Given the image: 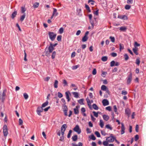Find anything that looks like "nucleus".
<instances>
[{"mask_svg":"<svg viewBox=\"0 0 146 146\" xmlns=\"http://www.w3.org/2000/svg\"><path fill=\"white\" fill-rule=\"evenodd\" d=\"M95 134L96 135L97 137H100V135L99 132L98 131H96L95 132Z\"/></svg>","mask_w":146,"mask_h":146,"instance_id":"obj_50","label":"nucleus"},{"mask_svg":"<svg viewBox=\"0 0 146 146\" xmlns=\"http://www.w3.org/2000/svg\"><path fill=\"white\" fill-rule=\"evenodd\" d=\"M62 83L64 84V86H67L68 85L67 82L65 79L62 80Z\"/></svg>","mask_w":146,"mask_h":146,"instance_id":"obj_36","label":"nucleus"},{"mask_svg":"<svg viewBox=\"0 0 146 146\" xmlns=\"http://www.w3.org/2000/svg\"><path fill=\"white\" fill-rule=\"evenodd\" d=\"M64 31V28L63 27H61L59 29V33L61 34Z\"/></svg>","mask_w":146,"mask_h":146,"instance_id":"obj_54","label":"nucleus"},{"mask_svg":"<svg viewBox=\"0 0 146 146\" xmlns=\"http://www.w3.org/2000/svg\"><path fill=\"white\" fill-rule=\"evenodd\" d=\"M23 96L24 97V98L25 99V100L27 99L28 97L29 96L26 93H24L23 94Z\"/></svg>","mask_w":146,"mask_h":146,"instance_id":"obj_49","label":"nucleus"},{"mask_svg":"<svg viewBox=\"0 0 146 146\" xmlns=\"http://www.w3.org/2000/svg\"><path fill=\"white\" fill-rule=\"evenodd\" d=\"M3 133L4 136L5 137H6L8 135V128L7 126V125L6 124H5L3 127Z\"/></svg>","mask_w":146,"mask_h":146,"instance_id":"obj_2","label":"nucleus"},{"mask_svg":"<svg viewBox=\"0 0 146 146\" xmlns=\"http://www.w3.org/2000/svg\"><path fill=\"white\" fill-rule=\"evenodd\" d=\"M72 146H82L83 144L81 142L78 143V145L75 144L74 143H72Z\"/></svg>","mask_w":146,"mask_h":146,"instance_id":"obj_19","label":"nucleus"},{"mask_svg":"<svg viewBox=\"0 0 146 146\" xmlns=\"http://www.w3.org/2000/svg\"><path fill=\"white\" fill-rule=\"evenodd\" d=\"M85 8H86V9L88 11V12L90 13L91 12V11L90 9V7L88 5L85 4Z\"/></svg>","mask_w":146,"mask_h":146,"instance_id":"obj_32","label":"nucleus"},{"mask_svg":"<svg viewBox=\"0 0 146 146\" xmlns=\"http://www.w3.org/2000/svg\"><path fill=\"white\" fill-rule=\"evenodd\" d=\"M134 137L135 141H137L139 139V136L138 135H136Z\"/></svg>","mask_w":146,"mask_h":146,"instance_id":"obj_61","label":"nucleus"},{"mask_svg":"<svg viewBox=\"0 0 146 146\" xmlns=\"http://www.w3.org/2000/svg\"><path fill=\"white\" fill-rule=\"evenodd\" d=\"M26 11V9L25 8V7L22 6L21 7V12L22 13H24Z\"/></svg>","mask_w":146,"mask_h":146,"instance_id":"obj_38","label":"nucleus"},{"mask_svg":"<svg viewBox=\"0 0 146 146\" xmlns=\"http://www.w3.org/2000/svg\"><path fill=\"white\" fill-rule=\"evenodd\" d=\"M42 107H38L37 108L36 110V112L40 116H41V112H42L43 111V109Z\"/></svg>","mask_w":146,"mask_h":146,"instance_id":"obj_7","label":"nucleus"},{"mask_svg":"<svg viewBox=\"0 0 146 146\" xmlns=\"http://www.w3.org/2000/svg\"><path fill=\"white\" fill-rule=\"evenodd\" d=\"M124 56V57L125 60H127L129 59V57L127 54H125Z\"/></svg>","mask_w":146,"mask_h":146,"instance_id":"obj_52","label":"nucleus"},{"mask_svg":"<svg viewBox=\"0 0 146 146\" xmlns=\"http://www.w3.org/2000/svg\"><path fill=\"white\" fill-rule=\"evenodd\" d=\"M121 134L122 135L124 134L125 133V127L124 124L123 123H121Z\"/></svg>","mask_w":146,"mask_h":146,"instance_id":"obj_11","label":"nucleus"},{"mask_svg":"<svg viewBox=\"0 0 146 146\" xmlns=\"http://www.w3.org/2000/svg\"><path fill=\"white\" fill-rule=\"evenodd\" d=\"M90 139L93 140H95L96 139V138L94 135V134H92L91 135Z\"/></svg>","mask_w":146,"mask_h":146,"instance_id":"obj_55","label":"nucleus"},{"mask_svg":"<svg viewBox=\"0 0 146 146\" xmlns=\"http://www.w3.org/2000/svg\"><path fill=\"white\" fill-rule=\"evenodd\" d=\"M88 39V37L87 36H84L82 39V41L83 42L86 41Z\"/></svg>","mask_w":146,"mask_h":146,"instance_id":"obj_25","label":"nucleus"},{"mask_svg":"<svg viewBox=\"0 0 146 146\" xmlns=\"http://www.w3.org/2000/svg\"><path fill=\"white\" fill-rule=\"evenodd\" d=\"M140 63V60L139 57L136 59L135 60V63L138 65L139 66Z\"/></svg>","mask_w":146,"mask_h":146,"instance_id":"obj_26","label":"nucleus"},{"mask_svg":"<svg viewBox=\"0 0 146 146\" xmlns=\"http://www.w3.org/2000/svg\"><path fill=\"white\" fill-rule=\"evenodd\" d=\"M132 78V73L130 72L129 74L128 75L127 78V84H129L131 83Z\"/></svg>","mask_w":146,"mask_h":146,"instance_id":"obj_3","label":"nucleus"},{"mask_svg":"<svg viewBox=\"0 0 146 146\" xmlns=\"http://www.w3.org/2000/svg\"><path fill=\"white\" fill-rule=\"evenodd\" d=\"M39 5V3L38 2L35 3L33 5V7L34 8H38Z\"/></svg>","mask_w":146,"mask_h":146,"instance_id":"obj_31","label":"nucleus"},{"mask_svg":"<svg viewBox=\"0 0 146 146\" xmlns=\"http://www.w3.org/2000/svg\"><path fill=\"white\" fill-rule=\"evenodd\" d=\"M125 114L128 116H129L130 114V111L129 109H125Z\"/></svg>","mask_w":146,"mask_h":146,"instance_id":"obj_28","label":"nucleus"},{"mask_svg":"<svg viewBox=\"0 0 146 146\" xmlns=\"http://www.w3.org/2000/svg\"><path fill=\"white\" fill-rule=\"evenodd\" d=\"M100 126L101 128H103L104 126V123L102 119H100Z\"/></svg>","mask_w":146,"mask_h":146,"instance_id":"obj_33","label":"nucleus"},{"mask_svg":"<svg viewBox=\"0 0 146 146\" xmlns=\"http://www.w3.org/2000/svg\"><path fill=\"white\" fill-rule=\"evenodd\" d=\"M58 81L57 80H55L54 83V87L55 88H57L58 87Z\"/></svg>","mask_w":146,"mask_h":146,"instance_id":"obj_23","label":"nucleus"},{"mask_svg":"<svg viewBox=\"0 0 146 146\" xmlns=\"http://www.w3.org/2000/svg\"><path fill=\"white\" fill-rule=\"evenodd\" d=\"M73 130L75 132H77L78 134H80L81 133V129L80 128L78 125H77L73 128Z\"/></svg>","mask_w":146,"mask_h":146,"instance_id":"obj_4","label":"nucleus"},{"mask_svg":"<svg viewBox=\"0 0 146 146\" xmlns=\"http://www.w3.org/2000/svg\"><path fill=\"white\" fill-rule=\"evenodd\" d=\"M90 23L91 25L92 29H93L94 25H96L97 24V21L96 20V18L94 17V20H92L91 21H90Z\"/></svg>","mask_w":146,"mask_h":146,"instance_id":"obj_5","label":"nucleus"},{"mask_svg":"<svg viewBox=\"0 0 146 146\" xmlns=\"http://www.w3.org/2000/svg\"><path fill=\"white\" fill-rule=\"evenodd\" d=\"M102 103L103 105L104 106H107L109 104L108 101L106 99L103 100L102 101Z\"/></svg>","mask_w":146,"mask_h":146,"instance_id":"obj_13","label":"nucleus"},{"mask_svg":"<svg viewBox=\"0 0 146 146\" xmlns=\"http://www.w3.org/2000/svg\"><path fill=\"white\" fill-rule=\"evenodd\" d=\"M67 127L66 124H64L61 127V131L63 130L65 131Z\"/></svg>","mask_w":146,"mask_h":146,"instance_id":"obj_15","label":"nucleus"},{"mask_svg":"<svg viewBox=\"0 0 146 146\" xmlns=\"http://www.w3.org/2000/svg\"><path fill=\"white\" fill-rule=\"evenodd\" d=\"M139 127L138 125H136L135 126V131L136 132H139Z\"/></svg>","mask_w":146,"mask_h":146,"instance_id":"obj_64","label":"nucleus"},{"mask_svg":"<svg viewBox=\"0 0 146 146\" xmlns=\"http://www.w3.org/2000/svg\"><path fill=\"white\" fill-rule=\"evenodd\" d=\"M58 97L60 98H61L63 96L62 94L60 92H58Z\"/></svg>","mask_w":146,"mask_h":146,"instance_id":"obj_57","label":"nucleus"},{"mask_svg":"<svg viewBox=\"0 0 146 146\" xmlns=\"http://www.w3.org/2000/svg\"><path fill=\"white\" fill-rule=\"evenodd\" d=\"M108 88L105 85H103L101 87V89L102 90L105 91Z\"/></svg>","mask_w":146,"mask_h":146,"instance_id":"obj_29","label":"nucleus"},{"mask_svg":"<svg viewBox=\"0 0 146 146\" xmlns=\"http://www.w3.org/2000/svg\"><path fill=\"white\" fill-rule=\"evenodd\" d=\"M119 50L121 51V50H123L124 48V46L123 44L120 43L119 44Z\"/></svg>","mask_w":146,"mask_h":146,"instance_id":"obj_44","label":"nucleus"},{"mask_svg":"<svg viewBox=\"0 0 146 146\" xmlns=\"http://www.w3.org/2000/svg\"><path fill=\"white\" fill-rule=\"evenodd\" d=\"M48 46H47L45 49V50L44 52V53H45V55L46 56L48 57L50 56V54L51 53V52H49L50 50L47 49Z\"/></svg>","mask_w":146,"mask_h":146,"instance_id":"obj_9","label":"nucleus"},{"mask_svg":"<svg viewBox=\"0 0 146 146\" xmlns=\"http://www.w3.org/2000/svg\"><path fill=\"white\" fill-rule=\"evenodd\" d=\"M93 108L95 110H97L98 109V107L96 104H94L92 105Z\"/></svg>","mask_w":146,"mask_h":146,"instance_id":"obj_35","label":"nucleus"},{"mask_svg":"<svg viewBox=\"0 0 146 146\" xmlns=\"http://www.w3.org/2000/svg\"><path fill=\"white\" fill-rule=\"evenodd\" d=\"M62 36L61 35H58L57 38V40L58 41H61Z\"/></svg>","mask_w":146,"mask_h":146,"instance_id":"obj_46","label":"nucleus"},{"mask_svg":"<svg viewBox=\"0 0 146 146\" xmlns=\"http://www.w3.org/2000/svg\"><path fill=\"white\" fill-rule=\"evenodd\" d=\"M48 34L50 39L52 41H54L56 37V34L55 33L51 32H49Z\"/></svg>","mask_w":146,"mask_h":146,"instance_id":"obj_1","label":"nucleus"},{"mask_svg":"<svg viewBox=\"0 0 146 146\" xmlns=\"http://www.w3.org/2000/svg\"><path fill=\"white\" fill-rule=\"evenodd\" d=\"M108 141H105L103 142V144L105 146H108Z\"/></svg>","mask_w":146,"mask_h":146,"instance_id":"obj_56","label":"nucleus"},{"mask_svg":"<svg viewBox=\"0 0 146 146\" xmlns=\"http://www.w3.org/2000/svg\"><path fill=\"white\" fill-rule=\"evenodd\" d=\"M131 7V6L129 5H125V8L126 10H129Z\"/></svg>","mask_w":146,"mask_h":146,"instance_id":"obj_47","label":"nucleus"},{"mask_svg":"<svg viewBox=\"0 0 146 146\" xmlns=\"http://www.w3.org/2000/svg\"><path fill=\"white\" fill-rule=\"evenodd\" d=\"M108 59V57L107 56H102L101 58V60L104 62L106 61Z\"/></svg>","mask_w":146,"mask_h":146,"instance_id":"obj_34","label":"nucleus"},{"mask_svg":"<svg viewBox=\"0 0 146 146\" xmlns=\"http://www.w3.org/2000/svg\"><path fill=\"white\" fill-rule=\"evenodd\" d=\"M77 12L78 13V15H82L81 13V9H79L77 10Z\"/></svg>","mask_w":146,"mask_h":146,"instance_id":"obj_63","label":"nucleus"},{"mask_svg":"<svg viewBox=\"0 0 146 146\" xmlns=\"http://www.w3.org/2000/svg\"><path fill=\"white\" fill-rule=\"evenodd\" d=\"M86 100L87 102V103H88V105L89 106V108L90 109H91L92 107H91V102L90 100L88 98L86 99Z\"/></svg>","mask_w":146,"mask_h":146,"instance_id":"obj_22","label":"nucleus"},{"mask_svg":"<svg viewBox=\"0 0 146 146\" xmlns=\"http://www.w3.org/2000/svg\"><path fill=\"white\" fill-rule=\"evenodd\" d=\"M55 49L54 47L52 46H49L48 47V50H50L49 52H52Z\"/></svg>","mask_w":146,"mask_h":146,"instance_id":"obj_21","label":"nucleus"},{"mask_svg":"<svg viewBox=\"0 0 146 146\" xmlns=\"http://www.w3.org/2000/svg\"><path fill=\"white\" fill-rule=\"evenodd\" d=\"M63 111H64V115L65 116H68L67 111L68 110V108L67 106L65 105H63Z\"/></svg>","mask_w":146,"mask_h":146,"instance_id":"obj_6","label":"nucleus"},{"mask_svg":"<svg viewBox=\"0 0 146 146\" xmlns=\"http://www.w3.org/2000/svg\"><path fill=\"white\" fill-rule=\"evenodd\" d=\"M106 127L107 129H109L110 130L112 129V127L111 126L110 124H107L106 125Z\"/></svg>","mask_w":146,"mask_h":146,"instance_id":"obj_45","label":"nucleus"},{"mask_svg":"<svg viewBox=\"0 0 146 146\" xmlns=\"http://www.w3.org/2000/svg\"><path fill=\"white\" fill-rule=\"evenodd\" d=\"M133 50L136 55H138L139 53L138 52V48H133Z\"/></svg>","mask_w":146,"mask_h":146,"instance_id":"obj_17","label":"nucleus"},{"mask_svg":"<svg viewBox=\"0 0 146 146\" xmlns=\"http://www.w3.org/2000/svg\"><path fill=\"white\" fill-rule=\"evenodd\" d=\"M84 99H81L78 100V102L81 105H83Z\"/></svg>","mask_w":146,"mask_h":146,"instance_id":"obj_41","label":"nucleus"},{"mask_svg":"<svg viewBox=\"0 0 146 146\" xmlns=\"http://www.w3.org/2000/svg\"><path fill=\"white\" fill-rule=\"evenodd\" d=\"M48 104V101H46L45 102L43 103L42 105V107L44 108L46 107Z\"/></svg>","mask_w":146,"mask_h":146,"instance_id":"obj_37","label":"nucleus"},{"mask_svg":"<svg viewBox=\"0 0 146 146\" xmlns=\"http://www.w3.org/2000/svg\"><path fill=\"white\" fill-rule=\"evenodd\" d=\"M72 132V130H70L69 131L68 133V134L67 135V136L68 138H70L71 135V134Z\"/></svg>","mask_w":146,"mask_h":146,"instance_id":"obj_43","label":"nucleus"},{"mask_svg":"<svg viewBox=\"0 0 146 146\" xmlns=\"http://www.w3.org/2000/svg\"><path fill=\"white\" fill-rule=\"evenodd\" d=\"M6 91L7 90L6 89H4L3 90L1 98V101L2 102H4V100H5V96H6L5 93L6 92Z\"/></svg>","mask_w":146,"mask_h":146,"instance_id":"obj_10","label":"nucleus"},{"mask_svg":"<svg viewBox=\"0 0 146 146\" xmlns=\"http://www.w3.org/2000/svg\"><path fill=\"white\" fill-rule=\"evenodd\" d=\"M110 39L111 41L113 42H114L115 41V38L114 37H113L112 36H110Z\"/></svg>","mask_w":146,"mask_h":146,"instance_id":"obj_53","label":"nucleus"},{"mask_svg":"<svg viewBox=\"0 0 146 146\" xmlns=\"http://www.w3.org/2000/svg\"><path fill=\"white\" fill-rule=\"evenodd\" d=\"M106 110H108L109 111H110L111 110V108L110 106H109L106 107Z\"/></svg>","mask_w":146,"mask_h":146,"instance_id":"obj_62","label":"nucleus"},{"mask_svg":"<svg viewBox=\"0 0 146 146\" xmlns=\"http://www.w3.org/2000/svg\"><path fill=\"white\" fill-rule=\"evenodd\" d=\"M93 113L94 114V115L96 117H98V113L96 112L95 111H93Z\"/></svg>","mask_w":146,"mask_h":146,"instance_id":"obj_59","label":"nucleus"},{"mask_svg":"<svg viewBox=\"0 0 146 146\" xmlns=\"http://www.w3.org/2000/svg\"><path fill=\"white\" fill-rule=\"evenodd\" d=\"M140 45V44L136 42H135L134 43V46H135V48H137V47L139 46Z\"/></svg>","mask_w":146,"mask_h":146,"instance_id":"obj_51","label":"nucleus"},{"mask_svg":"<svg viewBox=\"0 0 146 146\" xmlns=\"http://www.w3.org/2000/svg\"><path fill=\"white\" fill-rule=\"evenodd\" d=\"M103 117L104 120L106 121H108L109 119V117L108 115H103Z\"/></svg>","mask_w":146,"mask_h":146,"instance_id":"obj_18","label":"nucleus"},{"mask_svg":"<svg viewBox=\"0 0 146 146\" xmlns=\"http://www.w3.org/2000/svg\"><path fill=\"white\" fill-rule=\"evenodd\" d=\"M73 95H74V97L76 98H79V94L78 92H74L72 93Z\"/></svg>","mask_w":146,"mask_h":146,"instance_id":"obj_27","label":"nucleus"},{"mask_svg":"<svg viewBox=\"0 0 146 146\" xmlns=\"http://www.w3.org/2000/svg\"><path fill=\"white\" fill-rule=\"evenodd\" d=\"M127 29V28L124 27H121L119 29V30L121 31H125Z\"/></svg>","mask_w":146,"mask_h":146,"instance_id":"obj_39","label":"nucleus"},{"mask_svg":"<svg viewBox=\"0 0 146 146\" xmlns=\"http://www.w3.org/2000/svg\"><path fill=\"white\" fill-rule=\"evenodd\" d=\"M25 17V13H24L23 15H22L20 19V21L21 22H22L24 20Z\"/></svg>","mask_w":146,"mask_h":146,"instance_id":"obj_30","label":"nucleus"},{"mask_svg":"<svg viewBox=\"0 0 146 146\" xmlns=\"http://www.w3.org/2000/svg\"><path fill=\"white\" fill-rule=\"evenodd\" d=\"M66 98L67 99V101L69 102L70 101V98L69 97V95H71L69 91L66 92L65 93Z\"/></svg>","mask_w":146,"mask_h":146,"instance_id":"obj_12","label":"nucleus"},{"mask_svg":"<svg viewBox=\"0 0 146 146\" xmlns=\"http://www.w3.org/2000/svg\"><path fill=\"white\" fill-rule=\"evenodd\" d=\"M118 18L123 20H127L128 19L127 16L125 15H119L118 16Z\"/></svg>","mask_w":146,"mask_h":146,"instance_id":"obj_8","label":"nucleus"},{"mask_svg":"<svg viewBox=\"0 0 146 146\" xmlns=\"http://www.w3.org/2000/svg\"><path fill=\"white\" fill-rule=\"evenodd\" d=\"M97 73L96 70V68H94L92 72V74L94 75H95Z\"/></svg>","mask_w":146,"mask_h":146,"instance_id":"obj_60","label":"nucleus"},{"mask_svg":"<svg viewBox=\"0 0 146 146\" xmlns=\"http://www.w3.org/2000/svg\"><path fill=\"white\" fill-rule=\"evenodd\" d=\"M56 52L55 51L52 52V55L51 56V58L52 59H54L55 58L56 55Z\"/></svg>","mask_w":146,"mask_h":146,"instance_id":"obj_42","label":"nucleus"},{"mask_svg":"<svg viewBox=\"0 0 146 146\" xmlns=\"http://www.w3.org/2000/svg\"><path fill=\"white\" fill-rule=\"evenodd\" d=\"M17 14V11H15L12 14L11 18L13 19L16 16Z\"/></svg>","mask_w":146,"mask_h":146,"instance_id":"obj_16","label":"nucleus"},{"mask_svg":"<svg viewBox=\"0 0 146 146\" xmlns=\"http://www.w3.org/2000/svg\"><path fill=\"white\" fill-rule=\"evenodd\" d=\"M115 139V138L111 137H108L106 138V140H108V141L109 142H113Z\"/></svg>","mask_w":146,"mask_h":146,"instance_id":"obj_14","label":"nucleus"},{"mask_svg":"<svg viewBox=\"0 0 146 146\" xmlns=\"http://www.w3.org/2000/svg\"><path fill=\"white\" fill-rule=\"evenodd\" d=\"M23 121L21 119V118H20L19 119V124L20 125H23Z\"/></svg>","mask_w":146,"mask_h":146,"instance_id":"obj_58","label":"nucleus"},{"mask_svg":"<svg viewBox=\"0 0 146 146\" xmlns=\"http://www.w3.org/2000/svg\"><path fill=\"white\" fill-rule=\"evenodd\" d=\"M115 62L114 60L111 61L110 63V66L111 67H113L115 66Z\"/></svg>","mask_w":146,"mask_h":146,"instance_id":"obj_40","label":"nucleus"},{"mask_svg":"<svg viewBox=\"0 0 146 146\" xmlns=\"http://www.w3.org/2000/svg\"><path fill=\"white\" fill-rule=\"evenodd\" d=\"M53 11L52 13L53 15H54L55 16H57L58 15V13L57 12V10L56 9L54 8Z\"/></svg>","mask_w":146,"mask_h":146,"instance_id":"obj_20","label":"nucleus"},{"mask_svg":"<svg viewBox=\"0 0 146 146\" xmlns=\"http://www.w3.org/2000/svg\"><path fill=\"white\" fill-rule=\"evenodd\" d=\"M74 113L75 114L77 115L79 113V110H77L76 109H74Z\"/></svg>","mask_w":146,"mask_h":146,"instance_id":"obj_48","label":"nucleus"},{"mask_svg":"<svg viewBox=\"0 0 146 146\" xmlns=\"http://www.w3.org/2000/svg\"><path fill=\"white\" fill-rule=\"evenodd\" d=\"M72 139L73 141H76L78 139V136L76 135H75L72 137Z\"/></svg>","mask_w":146,"mask_h":146,"instance_id":"obj_24","label":"nucleus"}]
</instances>
